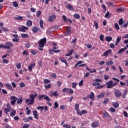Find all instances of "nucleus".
Wrapping results in <instances>:
<instances>
[{"label":"nucleus","instance_id":"nucleus-16","mask_svg":"<svg viewBox=\"0 0 128 128\" xmlns=\"http://www.w3.org/2000/svg\"><path fill=\"white\" fill-rule=\"evenodd\" d=\"M34 116L36 120H38V111L34 110L33 112Z\"/></svg>","mask_w":128,"mask_h":128},{"label":"nucleus","instance_id":"nucleus-31","mask_svg":"<svg viewBox=\"0 0 128 128\" xmlns=\"http://www.w3.org/2000/svg\"><path fill=\"white\" fill-rule=\"evenodd\" d=\"M112 37H106V41L108 42H112Z\"/></svg>","mask_w":128,"mask_h":128},{"label":"nucleus","instance_id":"nucleus-2","mask_svg":"<svg viewBox=\"0 0 128 128\" xmlns=\"http://www.w3.org/2000/svg\"><path fill=\"white\" fill-rule=\"evenodd\" d=\"M38 44H40L39 50L42 52V50H44V48H42L44 47V46H46V38L42 39L40 40L38 42Z\"/></svg>","mask_w":128,"mask_h":128},{"label":"nucleus","instance_id":"nucleus-55","mask_svg":"<svg viewBox=\"0 0 128 128\" xmlns=\"http://www.w3.org/2000/svg\"><path fill=\"white\" fill-rule=\"evenodd\" d=\"M90 74H94V72H96V69H92H92H90Z\"/></svg>","mask_w":128,"mask_h":128},{"label":"nucleus","instance_id":"nucleus-30","mask_svg":"<svg viewBox=\"0 0 128 128\" xmlns=\"http://www.w3.org/2000/svg\"><path fill=\"white\" fill-rule=\"evenodd\" d=\"M38 28L36 27H34L32 28V31L34 34H36V32H38Z\"/></svg>","mask_w":128,"mask_h":128},{"label":"nucleus","instance_id":"nucleus-42","mask_svg":"<svg viewBox=\"0 0 128 128\" xmlns=\"http://www.w3.org/2000/svg\"><path fill=\"white\" fill-rule=\"evenodd\" d=\"M115 28H116L117 30H120V26H118V24H115Z\"/></svg>","mask_w":128,"mask_h":128},{"label":"nucleus","instance_id":"nucleus-6","mask_svg":"<svg viewBox=\"0 0 128 128\" xmlns=\"http://www.w3.org/2000/svg\"><path fill=\"white\" fill-rule=\"evenodd\" d=\"M114 96L118 98H120L122 96V93L120 90H116L114 92Z\"/></svg>","mask_w":128,"mask_h":128},{"label":"nucleus","instance_id":"nucleus-17","mask_svg":"<svg viewBox=\"0 0 128 128\" xmlns=\"http://www.w3.org/2000/svg\"><path fill=\"white\" fill-rule=\"evenodd\" d=\"M120 40H122V37L118 36V38L116 39V46H118V44H120Z\"/></svg>","mask_w":128,"mask_h":128},{"label":"nucleus","instance_id":"nucleus-64","mask_svg":"<svg viewBox=\"0 0 128 128\" xmlns=\"http://www.w3.org/2000/svg\"><path fill=\"white\" fill-rule=\"evenodd\" d=\"M124 116H126V118H128V112L124 111Z\"/></svg>","mask_w":128,"mask_h":128},{"label":"nucleus","instance_id":"nucleus-28","mask_svg":"<svg viewBox=\"0 0 128 128\" xmlns=\"http://www.w3.org/2000/svg\"><path fill=\"white\" fill-rule=\"evenodd\" d=\"M16 114V111L14 110V111H12L10 113V116H14Z\"/></svg>","mask_w":128,"mask_h":128},{"label":"nucleus","instance_id":"nucleus-58","mask_svg":"<svg viewBox=\"0 0 128 128\" xmlns=\"http://www.w3.org/2000/svg\"><path fill=\"white\" fill-rule=\"evenodd\" d=\"M68 92L71 94H74V90L72 89H69Z\"/></svg>","mask_w":128,"mask_h":128},{"label":"nucleus","instance_id":"nucleus-21","mask_svg":"<svg viewBox=\"0 0 128 128\" xmlns=\"http://www.w3.org/2000/svg\"><path fill=\"white\" fill-rule=\"evenodd\" d=\"M6 88H8V90H14V89L12 88V85L10 84H6Z\"/></svg>","mask_w":128,"mask_h":128},{"label":"nucleus","instance_id":"nucleus-23","mask_svg":"<svg viewBox=\"0 0 128 128\" xmlns=\"http://www.w3.org/2000/svg\"><path fill=\"white\" fill-rule=\"evenodd\" d=\"M14 20H24V17L22 16H18L14 18Z\"/></svg>","mask_w":128,"mask_h":128},{"label":"nucleus","instance_id":"nucleus-14","mask_svg":"<svg viewBox=\"0 0 128 128\" xmlns=\"http://www.w3.org/2000/svg\"><path fill=\"white\" fill-rule=\"evenodd\" d=\"M100 126V124L98 122H94L92 124V128H98Z\"/></svg>","mask_w":128,"mask_h":128},{"label":"nucleus","instance_id":"nucleus-54","mask_svg":"<svg viewBox=\"0 0 128 128\" xmlns=\"http://www.w3.org/2000/svg\"><path fill=\"white\" fill-rule=\"evenodd\" d=\"M52 88V84H49L48 86H45V88H46V90H48V88Z\"/></svg>","mask_w":128,"mask_h":128},{"label":"nucleus","instance_id":"nucleus-48","mask_svg":"<svg viewBox=\"0 0 128 128\" xmlns=\"http://www.w3.org/2000/svg\"><path fill=\"white\" fill-rule=\"evenodd\" d=\"M36 14L37 18H40V14H42V12L40 11H38L36 12Z\"/></svg>","mask_w":128,"mask_h":128},{"label":"nucleus","instance_id":"nucleus-62","mask_svg":"<svg viewBox=\"0 0 128 128\" xmlns=\"http://www.w3.org/2000/svg\"><path fill=\"white\" fill-rule=\"evenodd\" d=\"M9 112H10V110L8 108H6L4 109V112H5V114H8Z\"/></svg>","mask_w":128,"mask_h":128},{"label":"nucleus","instance_id":"nucleus-27","mask_svg":"<svg viewBox=\"0 0 128 128\" xmlns=\"http://www.w3.org/2000/svg\"><path fill=\"white\" fill-rule=\"evenodd\" d=\"M126 96H128V90H124V92L122 95V98H126Z\"/></svg>","mask_w":128,"mask_h":128},{"label":"nucleus","instance_id":"nucleus-22","mask_svg":"<svg viewBox=\"0 0 128 128\" xmlns=\"http://www.w3.org/2000/svg\"><path fill=\"white\" fill-rule=\"evenodd\" d=\"M21 36L22 38H30V36L28 34H22Z\"/></svg>","mask_w":128,"mask_h":128},{"label":"nucleus","instance_id":"nucleus-49","mask_svg":"<svg viewBox=\"0 0 128 128\" xmlns=\"http://www.w3.org/2000/svg\"><path fill=\"white\" fill-rule=\"evenodd\" d=\"M12 42H20V39L16 38L15 39H13Z\"/></svg>","mask_w":128,"mask_h":128},{"label":"nucleus","instance_id":"nucleus-47","mask_svg":"<svg viewBox=\"0 0 128 128\" xmlns=\"http://www.w3.org/2000/svg\"><path fill=\"white\" fill-rule=\"evenodd\" d=\"M13 6H14V8H18V4L16 2H14Z\"/></svg>","mask_w":128,"mask_h":128},{"label":"nucleus","instance_id":"nucleus-46","mask_svg":"<svg viewBox=\"0 0 128 128\" xmlns=\"http://www.w3.org/2000/svg\"><path fill=\"white\" fill-rule=\"evenodd\" d=\"M105 18H110V12H108L105 16Z\"/></svg>","mask_w":128,"mask_h":128},{"label":"nucleus","instance_id":"nucleus-34","mask_svg":"<svg viewBox=\"0 0 128 128\" xmlns=\"http://www.w3.org/2000/svg\"><path fill=\"white\" fill-rule=\"evenodd\" d=\"M54 16H50L49 17L48 22H54Z\"/></svg>","mask_w":128,"mask_h":128},{"label":"nucleus","instance_id":"nucleus-33","mask_svg":"<svg viewBox=\"0 0 128 128\" xmlns=\"http://www.w3.org/2000/svg\"><path fill=\"white\" fill-rule=\"evenodd\" d=\"M52 52H56V54H58V52H60V50H50V54H52Z\"/></svg>","mask_w":128,"mask_h":128},{"label":"nucleus","instance_id":"nucleus-8","mask_svg":"<svg viewBox=\"0 0 128 128\" xmlns=\"http://www.w3.org/2000/svg\"><path fill=\"white\" fill-rule=\"evenodd\" d=\"M112 50H108L104 53L102 56H105V58H108V56L110 54H112Z\"/></svg>","mask_w":128,"mask_h":128},{"label":"nucleus","instance_id":"nucleus-37","mask_svg":"<svg viewBox=\"0 0 128 128\" xmlns=\"http://www.w3.org/2000/svg\"><path fill=\"white\" fill-rule=\"evenodd\" d=\"M118 12H124V8H120L117 10Z\"/></svg>","mask_w":128,"mask_h":128},{"label":"nucleus","instance_id":"nucleus-10","mask_svg":"<svg viewBox=\"0 0 128 128\" xmlns=\"http://www.w3.org/2000/svg\"><path fill=\"white\" fill-rule=\"evenodd\" d=\"M88 98H90V100H92L94 101L95 99H94V92H92L90 93V95H88Z\"/></svg>","mask_w":128,"mask_h":128},{"label":"nucleus","instance_id":"nucleus-4","mask_svg":"<svg viewBox=\"0 0 128 128\" xmlns=\"http://www.w3.org/2000/svg\"><path fill=\"white\" fill-rule=\"evenodd\" d=\"M94 82H94L92 84V86H100V83L102 82V80L100 79H95Z\"/></svg>","mask_w":128,"mask_h":128},{"label":"nucleus","instance_id":"nucleus-50","mask_svg":"<svg viewBox=\"0 0 128 128\" xmlns=\"http://www.w3.org/2000/svg\"><path fill=\"white\" fill-rule=\"evenodd\" d=\"M94 26H96V29L98 30V24L96 22H94Z\"/></svg>","mask_w":128,"mask_h":128},{"label":"nucleus","instance_id":"nucleus-51","mask_svg":"<svg viewBox=\"0 0 128 128\" xmlns=\"http://www.w3.org/2000/svg\"><path fill=\"white\" fill-rule=\"evenodd\" d=\"M37 110H40L42 112V110H44V107L42 106H39V107L37 108Z\"/></svg>","mask_w":128,"mask_h":128},{"label":"nucleus","instance_id":"nucleus-60","mask_svg":"<svg viewBox=\"0 0 128 128\" xmlns=\"http://www.w3.org/2000/svg\"><path fill=\"white\" fill-rule=\"evenodd\" d=\"M120 84L122 86H126V84L123 82H120Z\"/></svg>","mask_w":128,"mask_h":128},{"label":"nucleus","instance_id":"nucleus-44","mask_svg":"<svg viewBox=\"0 0 128 128\" xmlns=\"http://www.w3.org/2000/svg\"><path fill=\"white\" fill-rule=\"evenodd\" d=\"M62 18L65 22H68V18H66V16H63Z\"/></svg>","mask_w":128,"mask_h":128},{"label":"nucleus","instance_id":"nucleus-41","mask_svg":"<svg viewBox=\"0 0 128 128\" xmlns=\"http://www.w3.org/2000/svg\"><path fill=\"white\" fill-rule=\"evenodd\" d=\"M16 66L18 70H20V68H22V64H18L16 65Z\"/></svg>","mask_w":128,"mask_h":128},{"label":"nucleus","instance_id":"nucleus-13","mask_svg":"<svg viewBox=\"0 0 128 128\" xmlns=\"http://www.w3.org/2000/svg\"><path fill=\"white\" fill-rule=\"evenodd\" d=\"M105 118H110V120H112V117H110V114H108V112H105L104 114H103Z\"/></svg>","mask_w":128,"mask_h":128},{"label":"nucleus","instance_id":"nucleus-36","mask_svg":"<svg viewBox=\"0 0 128 128\" xmlns=\"http://www.w3.org/2000/svg\"><path fill=\"white\" fill-rule=\"evenodd\" d=\"M20 88H24L26 86V84L24 82H20Z\"/></svg>","mask_w":128,"mask_h":128},{"label":"nucleus","instance_id":"nucleus-24","mask_svg":"<svg viewBox=\"0 0 128 128\" xmlns=\"http://www.w3.org/2000/svg\"><path fill=\"white\" fill-rule=\"evenodd\" d=\"M104 96H106V94L102 92L100 95L98 96V98H102L104 97Z\"/></svg>","mask_w":128,"mask_h":128},{"label":"nucleus","instance_id":"nucleus-15","mask_svg":"<svg viewBox=\"0 0 128 128\" xmlns=\"http://www.w3.org/2000/svg\"><path fill=\"white\" fill-rule=\"evenodd\" d=\"M22 98L20 97V98H17V104H22Z\"/></svg>","mask_w":128,"mask_h":128},{"label":"nucleus","instance_id":"nucleus-39","mask_svg":"<svg viewBox=\"0 0 128 128\" xmlns=\"http://www.w3.org/2000/svg\"><path fill=\"white\" fill-rule=\"evenodd\" d=\"M40 26L42 28H44V21L42 20H40Z\"/></svg>","mask_w":128,"mask_h":128},{"label":"nucleus","instance_id":"nucleus-56","mask_svg":"<svg viewBox=\"0 0 128 128\" xmlns=\"http://www.w3.org/2000/svg\"><path fill=\"white\" fill-rule=\"evenodd\" d=\"M31 54L34 56H36V52L34 50H31Z\"/></svg>","mask_w":128,"mask_h":128},{"label":"nucleus","instance_id":"nucleus-20","mask_svg":"<svg viewBox=\"0 0 128 128\" xmlns=\"http://www.w3.org/2000/svg\"><path fill=\"white\" fill-rule=\"evenodd\" d=\"M60 60H61L62 62H64V64H66V66H68V62L66 59H64V58H60Z\"/></svg>","mask_w":128,"mask_h":128},{"label":"nucleus","instance_id":"nucleus-7","mask_svg":"<svg viewBox=\"0 0 128 128\" xmlns=\"http://www.w3.org/2000/svg\"><path fill=\"white\" fill-rule=\"evenodd\" d=\"M10 100H12L11 102V104L12 106H14L16 104V101L18 100V98L14 96H12Z\"/></svg>","mask_w":128,"mask_h":128},{"label":"nucleus","instance_id":"nucleus-57","mask_svg":"<svg viewBox=\"0 0 128 128\" xmlns=\"http://www.w3.org/2000/svg\"><path fill=\"white\" fill-rule=\"evenodd\" d=\"M50 80H44V84H50Z\"/></svg>","mask_w":128,"mask_h":128},{"label":"nucleus","instance_id":"nucleus-19","mask_svg":"<svg viewBox=\"0 0 128 128\" xmlns=\"http://www.w3.org/2000/svg\"><path fill=\"white\" fill-rule=\"evenodd\" d=\"M35 66H36V64H30L28 66V70H29L30 72H32V68H34Z\"/></svg>","mask_w":128,"mask_h":128},{"label":"nucleus","instance_id":"nucleus-35","mask_svg":"<svg viewBox=\"0 0 128 128\" xmlns=\"http://www.w3.org/2000/svg\"><path fill=\"white\" fill-rule=\"evenodd\" d=\"M27 26H32V22L30 21V20H28L27 22Z\"/></svg>","mask_w":128,"mask_h":128},{"label":"nucleus","instance_id":"nucleus-63","mask_svg":"<svg viewBox=\"0 0 128 128\" xmlns=\"http://www.w3.org/2000/svg\"><path fill=\"white\" fill-rule=\"evenodd\" d=\"M106 66H112V62L110 61V62H107L106 63Z\"/></svg>","mask_w":128,"mask_h":128},{"label":"nucleus","instance_id":"nucleus-5","mask_svg":"<svg viewBox=\"0 0 128 128\" xmlns=\"http://www.w3.org/2000/svg\"><path fill=\"white\" fill-rule=\"evenodd\" d=\"M5 46L7 47L6 50H10V48H14V44L10 42H8L5 43Z\"/></svg>","mask_w":128,"mask_h":128},{"label":"nucleus","instance_id":"nucleus-38","mask_svg":"<svg viewBox=\"0 0 128 128\" xmlns=\"http://www.w3.org/2000/svg\"><path fill=\"white\" fill-rule=\"evenodd\" d=\"M120 26H122L124 24V19L122 18L119 20Z\"/></svg>","mask_w":128,"mask_h":128},{"label":"nucleus","instance_id":"nucleus-52","mask_svg":"<svg viewBox=\"0 0 128 128\" xmlns=\"http://www.w3.org/2000/svg\"><path fill=\"white\" fill-rule=\"evenodd\" d=\"M125 52V50H124V48L121 49V50L118 52L119 54H122V52Z\"/></svg>","mask_w":128,"mask_h":128},{"label":"nucleus","instance_id":"nucleus-3","mask_svg":"<svg viewBox=\"0 0 128 128\" xmlns=\"http://www.w3.org/2000/svg\"><path fill=\"white\" fill-rule=\"evenodd\" d=\"M42 98H44V100H47V102H52V99L50 98L46 95H40L39 96L38 99L40 100H42Z\"/></svg>","mask_w":128,"mask_h":128},{"label":"nucleus","instance_id":"nucleus-12","mask_svg":"<svg viewBox=\"0 0 128 128\" xmlns=\"http://www.w3.org/2000/svg\"><path fill=\"white\" fill-rule=\"evenodd\" d=\"M106 85L108 88H112V80L108 82Z\"/></svg>","mask_w":128,"mask_h":128},{"label":"nucleus","instance_id":"nucleus-45","mask_svg":"<svg viewBox=\"0 0 128 128\" xmlns=\"http://www.w3.org/2000/svg\"><path fill=\"white\" fill-rule=\"evenodd\" d=\"M58 106H59L58 103V102H56L54 103V108L56 110V108H58Z\"/></svg>","mask_w":128,"mask_h":128},{"label":"nucleus","instance_id":"nucleus-53","mask_svg":"<svg viewBox=\"0 0 128 128\" xmlns=\"http://www.w3.org/2000/svg\"><path fill=\"white\" fill-rule=\"evenodd\" d=\"M63 128H72V126L70 125H68V124H64L63 126Z\"/></svg>","mask_w":128,"mask_h":128},{"label":"nucleus","instance_id":"nucleus-1","mask_svg":"<svg viewBox=\"0 0 128 128\" xmlns=\"http://www.w3.org/2000/svg\"><path fill=\"white\" fill-rule=\"evenodd\" d=\"M38 96V94H35V95L31 94L30 95V100H26V104H28V106H30L34 104V98Z\"/></svg>","mask_w":128,"mask_h":128},{"label":"nucleus","instance_id":"nucleus-59","mask_svg":"<svg viewBox=\"0 0 128 128\" xmlns=\"http://www.w3.org/2000/svg\"><path fill=\"white\" fill-rule=\"evenodd\" d=\"M66 109V106H64V105H62L60 106V110H64Z\"/></svg>","mask_w":128,"mask_h":128},{"label":"nucleus","instance_id":"nucleus-11","mask_svg":"<svg viewBox=\"0 0 128 128\" xmlns=\"http://www.w3.org/2000/svg\"><path fill=\"white\" fill-rule=\"evenodd\" d=\"M18 30L22 32H26V30H28V28H26L24 26H23L22 28H19Z\"/></svg>","mask_w":128,"mask_h":128},{"label":"nucleus","instance_id":"nucleus-9","mask_svg":"<svg viewBox=\"0 0 128 128\" xmlns=\"http://www.w3.org/2000/svg\"><path fill=\"white\" fill-rule=\"evenodd\" d=\"M60 94H58V92H54V91H52L50 93V96H55V98H56V96H58Z\"/></svg>","mask_w":128,"mask_h":128},{"label":"nucleus","instance_id":"nucleus-32","mask_svg":"<svg viewBox=\"0 0 128 128\" xmlns=\"http://www.w3.org/2000/svg\"><path fill=\"white\" fill-rule=\"evenodd\" d=\"M74 18L76 20H80V16L78 14H74Z\"/></svg>","mask_w":128,"mask_h":128},{"label":"nucleus","instance_id":"nucleus-29","mask_svg":"<svg viewBox=\"0 0 128 128\" xmlns=\"http://www.w3.org/2000/svg\"><path fill=\"white\" fill-rule=\"evenodd\" d=\"M75 109L76 112H78L80 110V104H76L75 105Z\"/></svg>","mask_w":128,"mask_h":128},{"label":"nucleus","instance_id":"nucleus-43","mask_svg":"<svg viewBox=\"0 0 128 128\" xmlns=\"http://www.w3.org/2000/svg\"><path fill=\"white\" fill-rule=\"evenodd\" d=\"M70 88H64L63 90H62V92H64V93H66V92H68V90H69Z\"/></svg>","mask_w":128,"mask_h":128},{"label":"nucleus","instance_id":"nucleus-25","mask_svg":"<svg viewBox=\"0 0 128 128\" xmlns=\"http://www.w3.org/2000/svg\"><path fill=\"white\" fill-rule=\"evenodd\" d=\"M113 106L115 108H118L120 106V104L118 102H114L113 104Z\"/></svg>","mask_w":128,"mask_h":128},{"label":"nucleus","instance_id":"nucleus-61","mask_svg":"<svg viewBox=\"0 0 128 128\" xmlns=\"http://www.w3.org/2000/svg\"><path fill=\"white\" fill-rule=\"evenodd\" d=\"M74 50H71L70 51L68 52V54L71 55V56H72V54H74Z\"/></svg>","mask_w":128,"mask_h":128},{"label":"nucleus","instance_id":"nucleus-18","mask_svg":"<svg viewBox=\"0 0 128 128\" xmlns=\"http://www.w3.org/2000/svg\"><path fill=\"white\" fill-rule=\"evenodd\" d=\"M66 8L69 10H71V11H74V7H72V5L70 4H68L66 6Z\"/></svg>","mask_w":128,"mask_h":128},{"label":"nucleus","instance_id":"nucleus-26","mask_svg":"<svg viewBox=\"0 0 128 128\" xmlns=\"http://www.w3.org/2000/svg\"><path fill=\"white\" fill-rule=\"evenodd\" d=\"M72 34V30H68L66 32H65V36H70Z\"/></svg>","mask_w":128,"mask_h":128},{"label":"nucleus","instance_id":"nucleus-40","mask_svg":"<svg viewBox=\"0 0 128 128\" xmlns=\"http://www.w3.org/2000/svg\"><path fill=\"white\" fill-rule=\"evenodd\" d=\"M104 35H100V40L102 41V42H104Z\"/></svg>","mask_w":128,"mask_h":128}]
</instances>
